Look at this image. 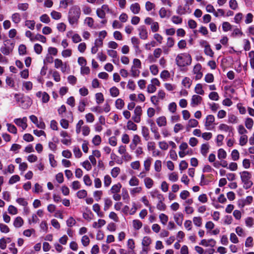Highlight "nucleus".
Returning <instances> with one entry per match:
<instances>
[{"mask_svg":"<svg viewBox=\"0 0 254 254\" xmlns=\"http://www.w3.org/2000/svg\"><path fill=\"white\" fill-rule=\"evenodd\" d=\"M130 10L134 14H137L139 13L140 11V6L137 2L132 3L130 6Z\"/></svg>","mask_w":254,"mask_h":254,"instance_id":"obj_18","label":"nucleus"},{"mask_svg":"<svg viewBox=\"0 0 254 254\" xmlns=\"http://www.w3.org/2000/svg\"><path fill=\"white\" fill-rule=\"evenodd\" d=\"M192 221L195 226L198 227L201 226L202 224V219L201 217H194Z\"/></svg>","mask_w":254,"mask_h":254,"instance_id":"obj_44","label":"nucleus"},{"mask_svg":"<svg viewBox=\"0 0 254 254\" xmlns=\"http://www.w3.org/2000/svg\"><path fill=\"white\" fill-rule=\"evenodd\" d=\"M201 69L202 66L200 64H197L193 67L192 72L195 75V79L196 80L201 79L203 76Z\"/></svg>","mask_w":254,"mask_h":254,"instance_id":"obj_7","label":"nucleus"},{"mask_svg":"<svg viewBox=\"0 0 254 254\" xmlns=\"http://www.w3.org/2000/svg\"><path fill=\"white\" fill-rule=\"evenodd\" d=\"M84 23L90 28H95V27L94 26V20L93 18L91 17H86L84 19Z\"/></svg>","mask_w":254,"mask_h":254,"instance_id":"obj_28","label":"nucleus"},{"mask_svg":"<svg viewBox=\"0 0 254 254\" xmlns=\"http://www.w3.org/2000/svg\"><path fill=\"white\" fill-rule=\"evenodd\" d=\"M218 128L220 130L224 132H229V133L233 131V127L225 124H221Z\"/></svg>","mask_w":254,"mask_h":254,"instance_id":"obj_19","label":"nucleus"},{"mask_svg":"<svg viewBox=\"0 0 254 254\" xmlns=\"http://www.w3.org/2000/svg\"><path fill=\"white\" fill-rule=\"evenodd\" d=\"M152 159L151 158H148L144 161L143 166L144 167V170L146 172H149L150 170L151 164Z\"/></svg>","mask_w":254,"mask_h":254,"instance_id":"obj_41","label":"nucleus"},{"mask_svg":"<svg viewBox=\"0 0 254 254\" xmlns=\"http://www.w3.org/2000/svg\"><path fill=\"white\" fill-rule=\"evenodd\" d=\"M142 188L141 187H137L132 188L130 190V193L132 196H135L141 192Z\"/></svg>","mask_w":254,"mask_h":254,"instance_id":"obj_36","label":"nucleus"},{"mask_svg":"<svg viewBox=\"0 0 254 254\" xmlns=\"http://www.w3.org/2000/svg\"><path fill=\"white\" fill-rule=\"evenodd\" d=\"M96 103L100 104L103 102L104 100L103 95L102 93H97L95 94Z\"/></svg>","mask_w":254,"mask_h":254,"instance_id":"obj_56","label":"nucleus"},{"mask_svg":"<svg viewBox=\"0 0 254 254\" xmlns=\"http://www.w3.org/2000/svg\"><path fill=\"white\" fill-rule=\"evenodd\" d=\"M25 25L31 30H33L35 25V22L33 20H26L25 21Z\"/></svg>","mask_w":254,"mask_h":254,"instance_id":"obj_53","label":"nucleus"},{"mask_svg":"<svg viewBox=\"0 0 254 254\" xmlns=\"http://www.w3.org/2000/svg\"><path fill=\"white\" fill-rule=\"evenodd\" d=\"M110 93L112 97H116L119 95L120 91L118 88L113 86L110 88Z\"/></svg>","mask_w":254,"mask_h":254,"instance_id":"obj_42","label":"nucleus"},{"mask_svg":"<svg viewBox=\"0 0 254 254\" xmlns=\"http://www.w3.org/2000/svg\"><path fill=\"white\" fill-rule=\"evenodd\" d=\"M215 121L214 116L212 115H209L205 118L204 126L207 130H211L213 128V125Z\"/></svg>","mask_w":254,"mask_h":254,"instance_id":"obj_9","label":"nucleus"},{"mask_svg":"<svg viewBox=\"0 0 254 254\" xmlns=\"http://www.w3.org/2000/svg\"><path fill=\"white\" fill-rule=\"evenodd\" d=\"M92 143L95 146H98L101 142V138L99 135H96L92 140Z\"/></svg>","mask_w":254,"mask_h":254,"instance_id":"obj_57","label":"nucleus"},{"mask_svg":"<svg viewBox=\"0 0 254 254\" xmlns=\"http://www.w3.org/2000/svg\"><path fill=\"white\" fill-rule=\"evenodd\" d=\"M81 242L84 247H87L89 245L90 239L88 236L84 235L81 238Z\"/></svg>","mask_w":254,"mask_h":254,"instance_id":"obj_64","label":"nucleus"},{"mask_svg":"<svg viewBox=\"0 0 254 254\" xmlns=\"http://www.w3.org/2000/svg\"><path fill=\"white\" fill-rule=\"evenodd\" d=\"M214 77L213 74L208 73L204 76V80L207 83H212L214 81Z\"/></svg>","mask_w":254,"mask_h":254,"instance_id":"obj_58","label":"nucleus"},{"mask_svg":"<svg viewBox=\"0 0 254 254\" xmlns=\"http://www.w3.org/2000/svg\"><path fill=\"white\" fill-rule=\"evenodd\" d=\"M176 223L179 226H181L184 220V215L182 212H179L176 213L173 216Z\"/></svg>","mask_w":254,"mask_h":254,"instance_id":"obj_16","label":"nucleus"},{"mask_svg":"<svg viewBox=\"0 0 254 254\" xmlns=\"http://www.w3.org/2000/svg\"><path fill=\"white\" fill-rule=\"evenodd\" d=\"M177 106L175 102H171L168 106L169 111L172 114H175L177 111Z\"/></svg>","mask_w":254,"mask_h":254,"instance_id":"obj_39","label":"nucleus"},{"mask_svg":"<svg viewBox=\"0 0 254 254\" xmlns=\"http://www.w3.org/2000/svg\"><path fill=\"white\" fill-rule=\"evenodd\" d=\"M216 243V241L213 239L208 240L202 239L200 242L199 245L206 247H210L213 248L215 246Z\"/></svg>","mask_w":254,"mask_h":254,"instance_id":"obj_13","label":"nucleus"},{"mask_svg":"<svg viewBox=\"0 0 254 254\" xmlns=\"http://www.w3.org/2000/svg\"><path fill=\"white\" fill-rule=\"evenodd\" d=\"M192 81L190 79V78L188 77H185L183 79L182 81V84L185 88L189 89L192 84Z\"/></svg>","mask_w":254,"mask_h":254,"instance_id":"obj_25","label":"nucleus"},{"mask_svg":"<svg viewBox=\"0 0 254 254\" xmlns=\"http://www.w3.org/2000/svg\"><path fill=\"white\" fill-rule=\"evenodd\" d=\"M231 156L233 161H237L239 159L240 154L237 149H234L231 152Z\"/></svg>","mask_w":254,"mask_h":254,"instance_id":"obj_63","label":"nucleus"},{"mask_svg":"<svg viewBox=\"0 0 254 254\" xmlns=\"http://www.w3.org/2000/svg\"><path fill=\"white\" fill-rule=\"evenodd\" d=\"M104 211H107L110 207L112 205V201L109 198H105L104 199Z\"/></svg>","mask_w":254,"mask_h":254,"instance_id":"obj_38","label":"nucleus"},{"mask_svg":"<svg viewBox=\"0 0 254 254\" xmlns=\"http://www.w3.org/2000/svg\"><path fill=\"white\" fill-rule=\"evenodd\" d=\"M51 16L53 19L55 20H59L61 18L62 14L57 11L53 10L51 12Z\"/></svg>","mask_w":254,"mask_h":254,"instance_id":"obj_59","label":"nucleus"},{"mask_svg":"<svg viewBox=\"0 0 254 254\" xmlns=\"http://www.w3.org/2000/svg\"><path fill=\"white\" fill-rule=\"evenodd\" d=\"M156 123L159 127H165L167 125V119L164 116H160L157 118Z\"/></svg>","mask_w":254,"mask_h":254,"instance_id":"obj_21","label":"nucleus"},{"mask_svg":"<svg viewBox=\"0 0 254 254\" xmlns=\"http://www.w3.org/2000/svg\"><path fill=\"white\" fill-rule=\"evenodd\" d=\"M84 122L82 120H80L76 125V133L78 134L82 131V127L83 126Z\"/></svg>","mask_w":254,"mask_h":254,"instance_id":"obj_52","label":"nucleus"},{"mask_svg":"<svg viewBox=\"0 0 254 254\" xmlns=\"http://www.w3.org/2000/svg\"><path fill=\"white\" fill-rule=\"evenodd\" d=\"M206 10L208 12L213 13L214 15L217 17H219V14L218 12H216L215 8L211 4H207L206 6Z\"/></svg>","mask_w":254,"mask_h":254,"instance_id":"obj_35","label":"nucleus"},{"mask_svg":"<svg viewBox=\"0 0 254 254\" xmlns=\"http://www.w3.org/2000/svg\"><path fill=\"white\" fill-rule=\"evenodd\" d=\"M194 92L198 95H203L204 94V91L203 90L202 85L201 83H197L194 88Z\"/></svg>","mask_w":254,"mask_h":254,"instance_id":"obj_30","label":"nucleus"},{"mask_svg":"<svg viewBox=\"0 0 254 254\" xmlns=\"http://www.w3.org/2000/svg\"><path fill=\"white\" fill-rule=\"evenodd\" d=\"M36 41H39L43 43H45L46 42V38L41 34H37L34 35L33 38L32 39V42H35Z\"/></svg>","mask_w":254,"mask_h":254,"instance_id":"obj_27","label":"nucleus"},{"mask_svg":"<svg viewBox=\"0 0 254 254\" xmlns=\"http://www.w3.org/2000/svg\"><path fill=\"white\" fill-rule=\"evenodd\" d=\"M132 226L135 230H138L142 226V222L138 219H135L132 221Z\"/></svg>","mask_w":254,"mask_h":254,"instance_id":"obj_40","label":"nucleus"},{"mask_svg":"<svg viewBox=\"0 0 254 254\" xmlns=\"http://www.w3.org/2000/svg\"><path fill=\"white\" fill-rule=\"evenodd\" d=\"M128 183L131 187L138 186L139 184V181L135 176H132L129 180Z\"/></svg>","mask_w":254,"mask_h":254,"instance_id":"obj_43","label":"nucleus"},{"mask_svg":"<svg viewBox=\"0 0 254 254\" xmlns=\"http://www.w3.org/2000/svg\"><path fill=\"white\" fill-rule=\"evenodd\" d=\"M55 67L57 69H60L63 73H65L67 70L69 69V66L66 62L64 63L60 59H56L54 60Z\"/></svg>","mask_w":254,"mask_h":254,"instance_id":"obj_5","label":"nucleus"},{"mask_svg":"<svg viewBox=\"0 0 254 254\" xmlns=\"http://www.w3.org/2000/svg\"><path fill=\"white\" fill-rule=\"evenodd\" d=\"M141 68V63L140 60L138 59H134L133 60V64L131 66L130 72L131 76L136 78L139 76L140 70Z\"/></svg>","mask_w":254,"mask_h":254,"instance_id":"obj_4","label":"nucleus"},{"mask_svg":"<svg viewBox=\"0 0 254 254\" xmlns=\"http://www.w3.org/2000/svg\"><path fill=\"white\" fill-rule=\"evenodd\" d=\"M27 119L26 117L22 118H16L13 120V122L18 127L22 128V130H25L27 127Z\"/></svg>","mask_w":254,"mask_h":254,"instance_id":"obj_8","label":"nucleus"},{"mask_svg":"<svg viewBox=\"0 0 254 254\" xmlns=\"http://www.w3.org/2000/svg\"><path fill=\"white\" fill-rule=\"evenodd\" d=\"M210 147V145L207 142L202 144L200 148L201 154L204 157L206 156L209 152Z\"/></svg>","mask_w":254,"mask_h":254,"instance_id":"obj_17","label":"nucleus"},{"mask_svg":"<svg viewBox=\"0 0 254 254\" xmlns=\"http://www.w3.org/2000/svg\"><path fill=\"white\" fill-rule=\"evenodd\" d=\"M106 224V221L104 219H98L97 222H94L92 224V227L94 228H100L104 226Z\"/></svg>","mask_w":254,"mask_h":254,"instance_id":"obj_32","label":"nucleus"},{"mask_svg":"<svg viewBox=\"0 0 254 254\" xmlns=\"http://www.w3.org/2000/svg\"><path fill=\"white\" fill-rule=\"evenodd\" d=\"M14 44L13 43H10V45L9 46H3L1 47L0 51L2 54L4 55H9L12 53L14 48Z\"/></svg>","mask_w":254,"mask_h":254,"instance_id":"obj_11","label":"nucleus"},{"mask_svg":"<svg viewBox=\"0 0 254 254\" xmlns=\"http://www.w3.org/2000/svg\"><path fill=\"white\" fill-rule=\"evenodd\" d=\"M36 96L38 98L42 97V102L44 103H47L50 99V96L46 92L38 91L36 93Z\"/></svg>","mask_w":254,"mask_h":254,"instance_id":"obj_14","label":"nucleus"},{"mask_svg":"<svg viewBox=\"0 0 254 254\" xmlns=\"http://www.w3.org/2000/svg\"><path fill=\"white\" fill-rule=\"evenodd\" d=\"M191 62L192 58L191 56L187 53L178 54L175 59L176 64L181 67L190 65Z\"/></svg>","mask_w":254,"mask_h":254,"instance_id":"obj_2","label":"nucleus"},{"mask_svg":"<svg viewBox=\"0 0 254 254\" xmlns=\"http://www.w3.org/2000/svg\"><path fill=\"white\" fill-rule=\"evenodd\" d=\"M93 210L96 212L99 217H103L104 213L100 211V206L99 204L95 203L93 205Z\"/></svg>","mask_w":254,"mask_h":254,"instance_id":"obj_33","label":"nucleus"},{"mask_svg":"<svg viewBox=\"0 0 254 254\" xmlns=\"http://www.w3.org/2000/svg\"><path fill=\"white\" fill-rule=\"evenodd\" d=\"M131 42L132 44L133 45V47L136 50H138L139 49V40L136 37H132L131 38Z\"/></svg>","mask_w":254,"mask_h":254,"instance_id":"obj_49","label":"nucleus"},{"mask_svg":"<svg viewBox=\"0 0 254 254\" xmlns=\"http://www.w3.org/2000/svg\"><path fill=\"white\" fill-rule=\"evenodd\" d=\"M23 224V219L20 216H17L14 219L13 224L15 228H19L22 227Z\"/></svg>","mask_w":254,"mask_h":254,"instance_id":"obj_22","label":"nucleus"},{"mask_svg":"<svg viewBox=\"0 0 254 254\" xmlns=\"http://www.w3.org/2000/svg\"><path fill=\"white\" fill-rule=\"evenodd\" d=\"M141 142L140 136L137 134H135L133 136L131 142L129 145V147L131 150H134L136 148L137 145Z\"/></svg>","mask_w":254,"mask_h":254,"instance_id":"obj_12","label":"nucleus"},{"mask_svg":"<svg viewBox=\"0 0 254 254\" xmlns=\"http://www.w3.org/2000/svg\"><path fill=\"white\" fill-rule=\"evenodd\" d=\"M160 100L157 95H153L150 97V101L155 106H157L159 105Z\"/></svg>","mask_w":254,"mask_h":254,"instance_id":"obj_60","label":"nucleus"},{"mask_svg":"<svg viewBox=\"0 0 254 254\" xmlns=\"http://www.w3.org/2000/svg\"><path fill=\"white\" fill-rule=\"evenodd\" d=\"M254 120L250 118H247L245 121V125L247 129L251 130L254 126Z\"/></svg>","mask_w":254,"mask_h":254,"instance_id":"obj_34","label":"nucleus"},{"mask_svg":"<svg viewBox=\"0 0 254 254\" xmlns=\"http://www.w3.org/2000/svg\"><path fill=\"white\" fill-rule=\"evenodd\" d=\"M138 31L139 32V35L141 39L145 40L148 37V32L144 26H140Z\"/></svg>","mask_w":254,"mask_h":254,"instance_id":"obj_15","label":"nucleus"},{"mask_svg":"<svg viewBox=\"0 0 254 254\" xmlns=\"http://www.w3.org/2000/svg\"><path fill=\"white\" fill-rule=\"evenodd\" d=\"M198 125V121L194 119H191L189 120L188 124L186 126V128L188 130H189L190 128H193L197 127Z\"/></svg>","mask_w":254,"mask_h":254,"instance_id":"obj_20","label":"nucleus"},{"mask_svg":"<svg viewBox=\"0 0 254 254\" xmlns=\"http://www.w3.org/2000/svg\"><path fill=\"white\" fill-rule=\"evenodd\" d=\"M6 126L7 127V130L8 132L14 134L17 133V129L14 125L11 124L7 123Z\"/></svg>","mask_w":254,"mask_h":254,"instance_id":"obj_37","label":"nucleus"},{"mask_svg":"<svg viewBox=\"0 0 254 254\" xmlns=\"http://www.w3.org/2000/svg\"><path fill=\"white\" fill-rule=\"evenodd\" d=\"M168 179L169 181L175 182H177L179 179V176L176 172H172L168 175Z\"/></svg>","mask_w":254,"mask_h":254,"instance_id":"obj_47","label":"nucleus"},{"mask_svg":"<svg viewBox=\"0 0 254 254\" xmlns=\"http://www.w3.org/2000/svg\"><path fill=\"white\" fill-rule=\"evenodd\" d=\"M11 19L14 23L17 24L21 21V16L19 13L15 12L11 15Z\"/></svg>","mask_w":254,"mask_h":254,"instance_id":"obj_24","label":"nucleus"},{"mask_svg":"<svg viewBox=\"0 0 254 254\" xmlns=\"http://www.w3.org/2000/svg\"><path fill=\"white\" fill-rule=\"evenodd\" d=\"M115 106L118 109L121 110L125 106V102L123 99L119 98L115 102Z\"/></svg>","mask_w":254,"mask_h":254,"instance_id":"obj_48","label":"nucleus"},{"mask_svg":"<svg viewBox=\"0 0 254 254\" xmlns=\"http://www.w3.org/2000/svg\"><path fill=\"white\" fill-rule=\"evenodd\" d=\"M19 181L20 177L17 175H14L10 177L8 181V183L10 185H12Z\"/></svg>","mask_w":254,"mask_h":254,"instance_id":"obj_61","label":"nucleus"},{"mask_svg":"<svg viewBox=\"0 0 254 254\" xmlns=\"http://www.w3.org/2000/svg\"><path fill=\"white\" fill-rule=\"evenodd\" d=\"M141 134L145 140L149 139V131L148 128L146 127H142L141 128Z\"/></svg>","mask_w":254,"mask_h":254,"instance_id":"obj_31","label":"nucleus"},{"mask_svg":"<svg viewBox=\"0 0 254 254\" xmlns=\"http://www.w3.org/2000/svg\"><path fill=\"white\" fill-rule=\"evenodd\" d=\"M217 157L219 160L225 159L227 157V153L223 148H220L217 151Z\"/></svg>","mask_w":254,"mask_h":254,"instance_id":"obj_29","label":"nucleus"},{"mask_svg":"<svg viewBox=\"0 0 254 254\" xmlns=\"http://www.w3.org/2000/svg\"><path fill=\"white\" fill-rule=\"evenodd\" d=\"M242 182L243 184V188L246 189H249L252 187L253 183L251 180L252 175L251 173L248 171H243L240 173Z\"/></svg>","mask_w":254,"mask_h":254,"instance_id":"obj_3","label":"nucleus"},{"mask_svg":"<svg viewBox=\"0 0 254 254\" xmlns=\"http://www.w3.org/2000/svg\"><path fill=\"white\" fill-rule=\"evenodd\" d=\"M143 182L145 187L148 189H151L154 185V181L151 178H145Z\"/></svg>","mask_w":254,"mask_h":254,"instance_id":"obj_26","label":"nucleus"},{"mask_svg":"<svg viewBox=\"0 0 254 254\" xmlns=\"http://www.w3.org/2000/svg\"><path fill=\"white\" fill-rule=\"evenodd\" d=\"M170 12V11L167 10L165 7H162L160 8L159 14L161 18H163L167 16L168 13Z\"/></svg>","mask_w":254,"mask_h":254,"instance_id":"obj_62","label":"nucleus"},{"mask_svg":"<svg viewBox=\"0 0 254 254\" xmlns=\"http://www.w3.org/2000/svg\"><path fill=\"white\" fill-rule=\"evenodd\" d=\"M80 14L81 10L79 7L77 5L72 6L69 9L68 14V20L70 24H77Z\"/></svg>","mask_w":254,"mask_h":254,"instance_id":"obj_1","label":"nucleus"},{"mask_svg":"<svg viewBox=\"0 0 254 254\" xmlns=\"http://www.w3.org/2000/svg\"><path fill=\"white\" fill-rule=\"evenodd\" d=\"M127 127L128 129L134 131L136 130L137 128V125L131 121H128L127 122Z\"/></svg>","mask_w":254,"mask_h":254,"instance_id":"obj_50","label":"nucleus"},{"mask_svg":"<svg viewBox=\"0 0 254 254\" xmlns=\"http://www.w3.org/2000/svg\"><path fill=\"white\" fill-rule=\"evenodd\" d=\"M22 86L27 91H30L32 90L33 88V83L29 81H24L22 83Z\"/></svg>","mask_w":254,"mask_h":254,"instance_id":"obj_54","label":"nucleus"},{"mask_svg":"<svg viewBox=\"0 0 254 254\" xmlns=\"http://www.w3.org/2000/svg\"><path fill=\"white\" fill-rule=\"evenodd\" d=\"M202 101V98L196 94H194L192 96L190 105L192 107H195L199 105Z\"/></svg>","mask_w":254,"mask_h":254,"instance_id":"obj_10","label":"nucleus"},{"mask_svg":"<svg viewBox=\"0 0 254 254\" xmlns=\"http://www.w3.org/2000/svg\"><path fill=\"white\" fill-rule=\"evenodd\" d=\"M127 246L128 249L131 250L130 251H131L132 254H135L133 252V250L135 248V244L134 240L132 239H129L127 241Z\"/></svg>","mask_w":254,"mask_h":254,"instance_id":"obj_51","label":"nucleus"},{"mask_svg":"<svg viewBox=\"0 0 254 254\" xmlns=\"http://www.w3.org/2000/svg\"><path fill=\"white\" fill-rule=\"evenodd\" d=\"M142 112V109L140 106L135 107L133 111V115L132 117V120L134 123H139L140 122Z\"/></svg>","mask_w":254,"mask_h":254,"instance_id":"obj_6","label":"nucleus"},{"mask_svg":"<svg viewBox=\"0 0 254 254\" xmlns=\"http://www.w3.org/2000/svg\"><path fill=\"white\" fill-rule=\"evenodd\" d=\"M161 223L163 225H166L168 221V216L164 213H161L159 216Z\"/></svg>","mask_w":254,"mask_h":254,"instance_id":"obj_55","label":"nucleus"},{"mask_svg":"<svg viewBox=\"0 0 254 254\" xmlns=\"http://www.w3.org/2000/svg\"><path fill=\"white\" fill-rule=\"evenodd\" d=\"M121 188V184L118 183L117 184L114 185L112 187L111 189V191L112 193H118L120 191Z\"/></svg>","mask_w":254,"mask_h":254,"instance_id":"obj_46","label":"nucleus"},{"mask_svg":"<svg viewBox=\"0 0 254 254\" xmlns=\"http://www.w3.org/2000/svg\"><path fill=\"white\" fill-rule=\"evenodd\" d=\"M190 12L191 10L189 7L185 6L183 7L182 6H179L177 9V13L180 15H184L187 13H190Z\"/></svg>","mask_w":254,"mask_h":254,"instance_id":"obj_23","label":"nucleus"},{"mask_svg":"<svg viewBox=\"0 0 254 254\" xmlns=\"http://www.w3.org/2000/svg\"><path fill=\"white\" fill-rule=\"evenodd\" d=\"M248 141V136L245 135H241L239 138V145L243 146L245 145Z\"/></svg>","mask_w":254,"mask_h":254,"instance_id":"obj_45","label":"nucleus"}]
</instances>
